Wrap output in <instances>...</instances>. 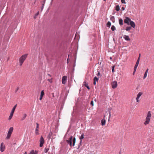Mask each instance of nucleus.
Here are the masks:
<instances>
[{
	"instance_id": "nucleus-58",
	"label": "nucleus",
	"mask_w": 154,
	"mask_h": 154,
	"mask_svg": "<svg viewBox=\"0 0 154 154\" xmlns=\"http://www.w3.org/2000/svg\"><path fill=\"white\" fill-rule=\"evenodd\" d=\"M110 59H112V58L111 57H110Z\"/></svg>"
},
{
	"instance_id": "nucleus-54",
	"label": "nucleus",
	"mask_w": 154,
	"mask_h": 154,
	"mask_svg": "<svg viewBox=\"0 0 154 154\" xmlns=\"http://www.w3.org/2000/svg\"><path fill=\"white\" fill-rule=\"evenodd\" d=\"M24 154H27V152H26Z\"/></svg>"
},
{
	"instance_id": "nucleus-14",
	"label": "nucleus",
	"mask_w": 154,
	"mask_h": 154,
	"mask_svg": "<svg viewBox=\"0 0 154 154\" xmlns=\"http://www.w3.org/2000/svg\"><path fill=\"white\" fill-rule=\"evenodd\" d=\"M110 19L113 23L115 22V19L114 16H112L110 17Z\"/></svg>"
},
{
	"instance_id": "nucleus-4",
	"label": "nucleus",
	"mask_w": 154,
	"mask_h": 154,
	"mask_svg": "<svg viewBox=\"0 0 154 154\" xmlns=\"http://www.w3.org/2000/svg\"><path fill=\"white\" fill-rule=\"evenodd\" d=\"M13 131V127H11L9 129L7 134L6 137V139L9 140L11 136L12 133Z\"/></svg>"
},
{
	"instance_id": "nucleus-57",
	"label": "nucleus",
	"mask_w": 154,
	"mask_h": 154,
	"mask_svg": "<svg viewBox=\"0 0 154 154\" xmlns=\"http://www.w3.org/2000/svg\"><path fill=\"white\" fill-rule=\"evenodd\" d=\"M94 100V101H95V102H96V99H95Z\"/></svg>"
},
{
	"instance_id": "nucleus-6",
	"label": "nucleus",
	"mask_w": 154,
	"mask_h": 154,
	"mask_svg": "<svg viewBox=\"0 0 154 154\" xmlns=\"http://www.w3.org/2000/svg\"><path fill=\"white\" fill-rule=\"evenodd\" d=\"M40 142L39 146L40 147H42L43 146V144L44 143V140L42 136H41L40 137Z\"/></svg>"
},
{
	"instance_id": "nucleus-27",
	"label": "nucleus",
	"mask_w": 154,
	"mask_h": 154,
	"mask_svg": "<svg viewBox=\"0 0 154 154\" xmlns=\"http://www.w3.org/2000/svg\"><path fill=\"white\" fill-rule=\"evenodd\" d=\"M98 80V78L96 77H95L94 79V81L97 82Z\"/></svg>"
},
{
	"instance_id": "nucleus-59",
	"label": "nucleus",
	"mask_w": 154,
	"mask_h": 154,
	"mask_svg": "<svg viewBox=\"0 0 154 154\" xmlns=\"http://www.w3.org/2000/svg\"><path fill=\"white\" fill-rule=\"evenodd\" d=\"M135 73V72H134H134H133V74H134Z\"/></svg>"
},
{
	"instance_id": "nucleus-2",
	"label": "nucleus",
	"mask_w": 154,
	"mask_h": 154,
	"mask_svg": "<svg viewBox=\"0 0 154 154\" xmlns=\"http://www.w3.org/2000/svg\"><path fill=\"white\" fill-rule=\"evenodd\" d=\"M151 117V112L149 111L147 113L146 119V120L144 122L145 125H146L149 123Z\"/></svg>"
},
{
	"instance_id": "nucleus-61",
	"label": "nucleus",
	"mask_w": 154,
	"mask_h": 154,
	"mask_svg": "<svg viewBox=\"0 0 154 154\" xmlns=\"http://www.w3.org/2000/svg\"><path fill=\"white\" fill-rule=\"evenodd\" d=\"M106 0H103L104 1H105Z\"/></svg>"
},
{
	"instance_id": "nucleus-23",
	"label": "nucleus",
	"mask_w": 154,
	"mask_h": 154,
	"mask_svg": "<svg viewBox=\"0 0 154 154\" xmlns=\"http://www.w3.org/2000/svg\"><path fill=\"white\" fill-rule=\"evenodd\" d=\"M44 94H44V91L43 90H42L41 91L40 96L43 97V96L44 95Z\"/></svg>"
},
{
	"instance_id": "nucleus-10",
	"label": "nucleus",
	"mask_w": 154,
	"mask_h": 154,
	"mask_svg": "<svg viewBox=\"0 0 154 154\" xmlns=\"http://www.w3.org/2000/svg\"><path fill=\"white\" fill-rule=\"evenodd\" d=\"M67 78V76H64L63 77L62 79V83L63 84H65Z\"/></svg>"
},
{
	"instance_id": "nucleus-51",
	"label": "nucleus",
	"mask_w": 154,
	"mask_h": 154,
	"mask_svg": "<svg viewBox=\"0 0 154 154\" xmlns=\"http://www.w3.org/2000/svg\"><path fill=\"white\" fill-rule=\"evenodd\" d=\"M140 57H139L138 58V59L137 60H140Z\"/></svg>"
},
{
	"instance_id": "nucleus-5",
	"label": "nucleus",
	"mask_w": 154,
	"mask_h": 154,
	"mask_svg": "<svg viewBox=\"0 0 154 154\" xmlns=\"http://www.w3.org/2000/svg\"><path fill=\"white\" fill-rule=\"evenodd\" d=\"M5 149V146L4 143L2 142L1 143L0 145V151L2 152H3Z\"/></svg>"
},
{
	"instance_id": "nucleus-60",
	"label": "nucleus",
	"mask_w": 154,
	"mask_h": 154,
	"mask_svg": "<svg viewBox=\"0 0 154 154\" xmlns=\"http://www.w3.org/2000/svg\"><path fill=\"white\" fill-rule=\"evenodd\" d=\"M75 66V64H74V66Z\"/></svg>"
},
{
	"instance_id": "nucleus-43",
	"label": "nucleus",
	"mask_w": 154,
	"mask_h": 154,
	"mask_svg": "<svg viewBox=\"0 0 154 154\" xmlns=\"http://www.w3.org/2000/svg\"><path fill=\"white\" fill-rule=\"evenodd\" d=\"M121 9L122 11H124L125 10V9L124 7H123Z\"/></svg>"
},
{
	"instance_id": "nucleus-42",
	"label": "nucleus",
	"mask_w": 154,
	"mask_h": 154,
	"mask_svg": "<svg viewBox=\"0 0 154 154\" xmlns=\"http://www.w3.org/2000/svg\"><path fill=\"white\" fill-rule=\"evenodd\" d=\"M139 61H140L139 60H137V61L136 62V63L137 64H139Z\"/></svg>"
},
{
	"instance_id": "nucleus-20",
	"label": "nucleus",
	"mask_w": 154,
	"mask_h": 154,
	"mask_svg": "<svg viewBox=\"0 0 154 154\" xmlns=\"http://www.w3.org/2000/svg\"><path fill=\"white\" fill-rule=\"evenodd\" d=\"M75 137H74L73 140V143H72V145L73 146H75Z\"/></svg>"
},
{
	"instance_id": "nucleus-28",
	"label": "nucleus",
	"mask_w": 154,
	"mask_h": 154,
	"mask_svg": "<svg viewBox=\"0 0 154 154\" xmlns=\"http://www.w3.org/2000/svg\"><path fill=\"white\" fill-rule=\"evenodd\" d=\"M111 29L112 31H114L116 29V28L113 25L111 27Z\"/></svg>"
},
{
	"instance_id": "nucleus-56",
	"label": "nucleus",
	"mask_w": 154,
	"mask_h": 154,
	"mask_svg": "<svg viewBox=\"0 0 154 154\" xmlns=\"http://www.w3.org/2000/svg\"><path fill=\"white\" fill-rule=\"evenodd\" d=\"M124 22L125 23V19H124Z\"/></svg>"
},
{
	"instance_id": "nucleus-53",
	"label": "nucleus",
	"mask_w": 154,
	"mask_h": 154,
	"mask_svg": "<svg viewBox=\"0 0 154 154\" xmlns=\"http://www.w3.org/2000/svg\"><path fill=\"white\" fill-rule=\"evenodd\" d=\"M51 134H52V133H50L49 134V135H51Z\"/></svg>"
},
{
	"instance_id": "nucleus-41",
	"label": "nucleus",
	"mask_w": 154,
	"mask_h": 154,
	"mask_svg": "<svg viewBox=\"0 0 154 154\" xmlns=\"http://www.w3.org/2000/svg\"><path fill=\"white\" fill-rule=\"evenodd\" d=\"M97 75L98 76H100V72H98Z\"/></svg>"
},
{
	"instance_id": "nucleus-9",
	"label": "nucleus",
	"mask_w": 154,
	"mask_h": 154,
	"mask_svg": "<svg viewBox=\"0 0 154 154\" xmlns=\"http://www.w3.org/2000/svg\"><path fill=\"white\" fill-rule=\"evenodd\" d=\"M112 86L113 88H116L117 86V83L116 81H114L112 84Z\"/></svg>"
},
{
	"instance_id": "nucleus-50",
	"label": "nucleus",
	"mask_w": 154,
	"mask_h": 154,
	"mask_svg": "<svg viewBox=\"0 0 154 154\" xmlns=\"http://www.w3.org/2000/svg\"><path fill=\"white\" fill-rule=\"evenodd\" d=\"M48 75L50 77H51V75H50V74H48Z\"/></svg>"
},
{
	"instance_id": "nucleus-34",
	"label": "nucleus",
	"mask_w": 154,
	"mask_h": 154,
	"mask_svg": "<svg viewBox=\"0 0 154 154\" xmlns=\"http://www.w3.org/2000/svg\"><path fill=\"white\" fill-rule=\"evenodd\" d=\"M14 113V112H11L10 114V116H11L12 117Z\"/></svg>"
},
{
	"instance_id": "nucleus-22",
	"label": "nucleus",
	"mask_w": 154,
	"mask_h": 154,
	"mask_svg": "<svg viewBox=\"0 0 154 154\" xmlns=\"http://www.w3.org/2000/svg\"><path fill=\"white\" fill-rule=\"evenodd\" d=\"M80 139L81 140V141L80 143L82 142V139H83L84 138V134H82L81 135V136L80 137Z\"/></svg>"
},
{
	"instance_id": "nucleus-13",
	"label": "nucleus",
	"mask_w": 154,
	"mask_h": 154,
	"mask_svg": "<svg viewBox=\"0 0 154 154\" xmlns=\"http://www.w3.org/2000/svg\"><path fill=\"white\" fill-rule=\"evenodd\" d=\"M37 151H35L34 150H32L29 154H37Z\"/></svg>"
},
{
	"instance_id": "nucleus-11",
	"label": "nucleus",
	"mask_w": 154,
	"mask_h": 154,
	"mask_svg": "<svg viewBox=\"0 0 154 154\" xmlns=\"http://www.w3.org/2000/svg\"><path fill=\"white\" fill-rule=\"evenodd\" d=\"M149 70V69L148 68L147 69L144 74V76L143 77V79H144L146 78V77L148 72Z\"/></svg>"
},
{
	"instance_id": "nucleus-1",
	"label": "nucleus",
	"mask_w": 154,
	"mask_h": 154,
	"mask_svg": "<svg viewBox=\"0 0 154 154\" xmlns=\"http://www.w3.org/2000/svg\"><path fill=\"white\" fill-rule=\"evenodd\" d=\"M126 23L129 25H131L133 28H134L135 27V24L128 17H126Z\"/></svg>"
},
{
	"instance_id": "nucleus-26",
	"label": "nucleus",
	"mask_w": 154,
	"mask_h": 154,
	"mask_svg": "<svg viewBox=\"0 0 154 154\" xmlns=\"http://www.w3.org/2000/svg\"><path fill=\"white\" fill-rule=\"evenodd\" d=\"M49 150V148H46L44 149V152L45 153H47Z\"/></svg>"
},
{
	"instance_id": "nucleus-18",
	"label": "nucleus",
	"mask_w": 154,
	"mask_h": 154,
	"mask_svg": "<svg viewBox=\"0 0 154 154\" xmlns=\"http://www.w3.org/2000/svg\"><path fill=\"white\" fill-rule=\"evenodd\" d=\"M131 26H128L126 27V31H129L130 30H131Z\"/></svg>"
},
{
	"instance_id": "nucleus-49",
	"label": "nucleus",
	"mask_w": 154,
	"mask_h": 154,
	"mask_svg": "<svg viewBox=\"0 0 154 154\" xmlns=\"http://www.w3.org/2000/svg\"><path fill=\"white\" fill-rule=\"evenodd\" d=\"M93 83L94 84V85H96V82L95 81H94V82H93Z\"/></svg>"
},
{
	"instance_id": "nucleus-3",
	"label": "nucleus",
	"mask_w": 154,
	"mask_h": 154,
	"mask_svg": "<svg viewBox=\"0 0 154 154\" xmlns=\"http://www.w3.org/2000/svg\"><path fill=\"white\" fill-rule=\"evenodd\" d=\"M27 54H26L22 55L19 59V63L20 65L21 66L24 62V60H26V58Z\"/></svg>"
},
{
	"instance_id": "nucleus-16",
	"label": "nucleus",
	"mask_w": 154,
	"mask_h": 154,
	"mask_svg": "<svg viewBox=\"0 0 154 154\" xmlns=\"http://www.w3.org/2000/svg\"><path fill=\"white\" fill-rule=\"evenodd\" d=\"M26 116H27V115L26 114H24L23 115V117L21 118V120L22 121L23 120L25 119Z\"/></svg>"
},
{
	"instance_id": "nucleus-24",
	"label": "nucleus",
	"mask_w": 154,
	"mask_h": 154,
	"mask_svg": "<svg viewBox=\"0 0 154 154\" xmlns=\"http://www.w3.org/2000/svg\"><path fill=\"white\" fill-rule=\"evenodd\" d=\"M131 40L130 38H129V36L128 35H126V40L130 41Z\"/></svg>"
},
{
	"instance_id": "nucleus-7",
	"label": "nucleus",
	"mask_w": 154,
	"mask_h": 154,
	"mask_svg": "<svg viewBox=\"0 0 154 154\" xmlns=\"http://www.w3.org/2000/svg\"><path fill=\"white\" fill-rule=\"evenodd\" d=\"M143 94V92H139L137 94V97L136 98V101L137 102H139L140 100H139V99L140 98V97Z\"/></svg>"
},
{
	"instance_id": "nucleus-45",
	"label": "nucleus",
	"mask_w": 154,
	"mask_h": 154,
	"mask_svg": "<svg viewBox=\"0 0 154 154\" xmlns=\"http://www.w3.org/2000/svg\"><path fill=\"white\" fill-rule=\"evenodd\" d=\"M69 55L68 56V57H69ZM69 63V57H68V58L67 59V63Z\"/></svg>"
},
{
	"instance_id": "nucleus-39",
	"label": "nucleus",
	"mask_w": 154,
	"mask_h": 154,
	"mask_svg": "<svg viewBox=\"0 0 154 154\" xmlns=\"http://www.w3.org/2000/svg\"><path fill=\"white\" fill-rule=\"evenodd\" d=\"M138 64H136H136L134 66V68H137V67L138 66Z\"/></svg>"
},
{
	"instance_id": "nucleus-40",
	"label": "nucleus",
	"mask_w": 154,
	"mask_h": 154,
	"mask_svg": "<svg viewBox=\"0 0 154 154\" xmlns=\"http://www.w3.org/2000/svg\"><path fill=\"white\" fill-rule=\"evenodd\" d=\"M12 117V116H11L10 115V116H9V118H8V119L9 120H10L11 119Z\"/></svg>"
},
{
	"instance_id": "nucleus-8",
	"label": "nucleus",
	"mask_w": 154,
	"mask_h": 154,
	"mask_svg": "<svg viewBox=\"0 0 154 154\" xmlns=\"http://www.w3.org/2000/svg\"><path fill=\"white\" fill-rule=\"evenodd\" d=\"M72 136H71L69 138L68 140H66V142L67 143L69 144L70 146H71L72 145Z\"/></svg>"
},
{
	"instance_id": "nucleus-37",
	"label": "nucleus",
	"mask_w": 154,
	"mask_h": 154,
	"mask_svg": "<svg viewBox=\"0 0 154 154\" xmlns=\"http://www.w3.org/2000/svg\"><path fill=\"white\" fill-rule=\"evenodd\" d=\"M109 119H108V121H109V119H110V116H111V113H110V112H109Z\"/></svg>"
},
{
	"instance_id": "nucleus-19",
	"label": "nucleus",
	"mask_w": 154,
	"mask_h": 154,
	"mask_svg": "<svg viewBox=\"0 0 154 154\" xmlns=\"http://www.w3.org/2000/svg\"><path fill=\"white\" fill-rule=\"evenodd\" d=\"M17 106V105L16 104L15 106H14L13 107V108H12V109L11 110V112H14V111L15 110V109L16 108V107Z\"/></svg>"
},
{
	"instance_id": "nucleus-38",
	"label": "nucleus",
	"mask_w": 154,
	"mask_h": 154,
	"mask_svg": "<svg viewBox=\"0 0 154 154\" xmlns=\"http://www.w3.org/2000/svg\"><path fill=\"white\" fill-rule=\"evenodd\" d=\"M121 2L122 3H125V0H121Z\"/></svg>"
},
{
	"instance_id": "nucleus-46",
	"label": "nucleus",
	"mask_w": 154,
	"mask_h": 154,
	"mask_svg": "<svg viewBox=\"0 0 154 154\" xmlns=\"http://www.w3.org/2000/svg\"><path fill=\"white\" fill-rule=\"evenodd\" d=\"M136 69H137V68H134V72H135V71H136Z\"/></svg>"
},
{
	"instance_id": "nucleus-30",
	"label": "nucleus",
	"mask_w": 154,
	"mask_h": 154,
	"mask_svg": "<svg viewBox=\"0 0 154 154\" xmlns=\"http://www.w3.org/2000/svg\"><path fill=\"white\" fill-rule=\"evenodd\" d=\"M39 14V12L38 11V12L35 14V15L34 17V18L35 19L37 17L38 15Z\"/></svg>"
},
{
	"instance_id": "nucleus-36",
	"label": "nucleus",
	"mask_w": 154,
	"mask_h": 154,
	"mask_svg": "<svg viewBox=\"0 0 154 154\" xmlns=\"http://www.w3.org/2000/svg\"><path fill=\"white\" fill-rule=\"evenodd\" d=\"M36 128L38 129V128H39V124L37 123H36Z\"/></svg>"
},
{
	"instance_id": "nucleus-17",
	"label": "nucleus",
	"mask_w": 154,
	"mask_h": 154,
	"mask_svg": "<svg viewBox=\"0 0 154 154\" xmlns=\"http://www.w3.org/2000/svg\"><path fill=\"white\" fill-rule=\"evenodd\" d=\"M116 10L117 11H119L120 10V7L119 5H117L116 7Z\"/></svg>"
},
{
	"instance_id": "nucleus-32",
	"label": "nucleus",
	"mask_w": 154,
	"mask_h": 154,
	"mask_svg": "<svg viewBox=\"0 0 154 154\" xmlns=\"http://www.w3.org/2000/svg\"><path fill=\"white\" fill-rule=\"evenodd\" d=\"M112 72H114L115 66H112Z\"/></svg>"
},
{
	"instance_id": "nucleus-29",
	"label": "nucleus",
	"mask_w": 154,
	"mask_h": 154,
	"mask_svg": "<svg viewBox=\"0 0 154 154\" xmlns=\"http://www.w3.org/2000/svg\"><path fill=\"white\" fill-rule=\"evenodd\" d=\"M38 129L36 128L35 130V134L36 135H38L39 133L38 132Z\"/></svg>"
},
{
	"instance_id": "nucleus-44",
	"label": "nucleus",
	"mask_w": 154,
	"mask_h": 154,
	"mask_svg": "<svg viewBox=\"0 0 154 154\" xmlns=\"http://www.w3.org/2000/svg\"><path fill=\"white\" fill-rule=\"evenodd\" d=\"M42 97H43L40 96V98L39 99V100H42Z\"/></svg>"
},
{
	"instance_id": "nucleus-25",
	"label": "nucleus",
	"mask_w": 154,
	"mask_h": 154,
	"mask_svg": "<svg viewBox=\"0 0 154 154\" xmlns=\"http://www.w3.org/2000/svg\"><path fill=\"white\" fill-rule=\"evenodd\" d=\"M53 78H51L50 79H47L48 81L49 82L51 83L52 82Z\"/></svg>"
},
{
	"instance_id": "nucleus-12",
	"label": "nucleus",
	"mask_w": 154,
	"mask_h": 154,
	"mask_svg": "<svg viewBox=\"0 0 154 154\" xmlns=\"http://www.w3.org/2000/svg\"><path fill=\"white\" fill-rule=\"evenodd\" d=\"M106 123V120L105 119H102L101 121V125L102 126H104L105 125Z\"/></svg>"
},
{
	"instance_id": "nucleus-47",
	"label": "nucleus",
	"mask_w": 154,
	"mask_h": 154,
	"mask_svg": "<svg viewBox=\"0 0 154 154\" xmlns=\"http://www.w3.org/2000/svg\"><path fill=\"white\" fill-rule=\"evenodd\" d=\"M86 87L88 89H90V88L89 87V86L88 85V86H87Z\"/></svg>"
},
{
	"instance_id": "nucleus-21",
	"label": "nucleus",
	"mask_w": 154,
	"mask_h": 154,
	"mask_svg": "<svg viewBox=\"0 0 154 154\" xmlns=\"http://www.w3.org/2000/svg\"><path fill=\"white\" fill-rule=\"evenodd\" d=\"M111 25V23L109 21H108L107 22V23L106 24L107 26L108 27H110Z\"/></svg>"
},
{
	"instance_id": "nucleus-35",
	"label": "nucleus",
	"mask_w": 154,
	"mask_h": 154,
	"mask_svg": "<svg viewBox=\"0 0 154 154\" xmlns=\"http://www.w3.org/2000/svg\"><path fill=\"white\" fill-rule=\"evenodd\" d=\"M91 104L92 106H94V102H93V100H92V101H91Z\"/></svg>"
},
{
	"instance_id": "nucleus-55",
	"label": "nucleus",
	"mask_w": 154,
	"mask_h": 154,
	"mask_svg": "<svg viewBox=\"0 0 154 154\" xmlns=\"http://www.w3.org/2000/svg\"><path fill=\"white\" fill-rule=\"evenodd\" d=\"M123 37L125 39V36L124 35L123 36Z\"/></svg>"
},
{
	"instance_id": "nucleus-52",
	"label": "nucleus",
	"mask_w": 154,
	"mask_h": 154,
	"mask_svg": "<svg viewBox=\"0 0 154 154\" xmlns=\"http://www.w3.org/2000/svg\"><path fill=\"white\" fill-rule=\"evenodd\" d=\"M140 56H141V54H139V57H140Z\"/></svg>"
},
{
	"instance_id": "nucleus-48",
	"label": "nucleus",
	"mask_w": 154,
	"mask_h": 154,
	"mask_svg": "<svg viewBox=\"0 0 154 154\" xmlns=\"http://www.w3.org/2000/svg\"><path fill=\"white\" fill-rule=\"evenodd\" d=\"M18 89H19V88L18 87L17 88V89H16V92H17Z\"/></svg>"
},
{
	"instance_id": "nucleus-31",
	"label": "nucleus",
	"mask_w": 154,
	"mask_h": 154,
	"mask_svg": "<svg viewBox=\"0 0 154 154\" xmlns=\"http://www.w3.org/2000/svg\"><path fill=\"white\" fill-rule=\"evenodd\" d=\"M84 85L86 87L87 86H88V83L86 82H84L83 83Z\"/></svg>"
},
{
	"instance_id": "nucleus-33",
	"label": "nucleus",
	"mask_w": 154,
	"mask_h": 154,
	"mask_svg": "<svg viewBox=\"0 0 154 154\" xmlns=\"http://www.w3.org/2000/svg\"><path fill=\"white\" fill-rule=\"evenodd\" d=\"M14 113V112H11L10 114V116H11L12 117Z\"/></svg>"
},
{
	"instance_id": "nucleus-15",
	"label": "nucleus",
	"mask_w": 154,
	"mask_h": 154,
	"mask_svg": "<svg viewBox=\"0 0 154 154\" xmlns=\"http://www.w3.org/2000/svg\"><path fill=\"white\" fill-rule=\"evenodd\" d=\"M123 20L122 19H119V23L120 25H123Z\"/></svg>"
}]
</instances>
